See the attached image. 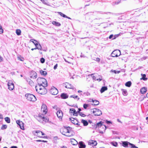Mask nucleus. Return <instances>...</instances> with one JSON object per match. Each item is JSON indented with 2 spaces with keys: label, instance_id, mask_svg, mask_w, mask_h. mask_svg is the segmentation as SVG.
<instances>
[{
  "label": "nucleus",
  "instance_id": "1",
  "mask_svg": "<svg viewBox=\"0 0 148 148\" xmlns=\"http://www.w3.org/2000/svg\"><path fill=\"white\" fill-rule=\"evenodd\" d=\"M71 128L69 126H64L60 130L61 133L63 135L67 136L70 137L73 135L70 134L71 132Z\"/></svg>",
  "mask_w": 148,
  "mask_h": 148
},
{
  "label": "nucleus",
  "instance_id": "2",
  "mask_svg": "<svg viewBox=\"0 0 148 148\" xmlns=\"http://www.w3.org/2000/svg\"><path fill=\"white\" fill-rule=\"evenodd\" d=\"M38 85L47 86V82L46 79L43 77H39L37 79Z\"/></svg>",
  "mask_w": 148,
  "mask_h": 148
},
{
  "label": "nucleus",
  "instance_id": "3",
  "mask_svg": "<svg viewBox=\"0 0 148 148\" xmlns=\"http://www.w3.org/2000/svg\"><path fill=\"white\" fill-rule=\"evenodd\" d=\"M25 96L26 99L29 101H35L37 100L36 97L31 94L27 93L25 94Z\"/></svg>",
  "mask_w": 148,
  "mask_h": 148
},
{
  "label": "nucleus",
  "instance_id": "4",
  "mask_svg": "<svg viewBox=\"0 0 148 148\" xmlns=\"http://www.w3.org/2000/svg\"><path fill=\"white\" fill-rule=\"evenodd\" d=\"M122 145L124 147H130L131 148H138L134 144L127 141H123Z\"/></svg>",
  "mask_w": 148,
  "mask_h": 148
},
{
  "label": "nucleus",
  "instance_id": "5",
  "mask_svg": "<svg viewBox=\"0 0 148 148\" xmlns=\"http://www.w3.org/2000/svg\"><path fill=\"white\" fill-rule=\"evenodd\" d=\"M92 110H93L92 113L95 116H99L102 114L101 111L98 109L95 108L92 109Z\"/></svg>",
  "mask_w": 148,
  "mask_h": 148
},
{
  "label": "nucleus",
  "instance_id": "6",
  "mask_svg": "<svg viewBox=\"0 0 148 148\" xmlns=\"http://www.w3.org/2000/svg\"><path fill=\"white\" fill-rule=\"evenodd\" d=\"M92 125L93 127L92 128L93 129H95L97 128L101 129V127H104V125L103 124L102 121H100L99 122L97 123L96 124H95L92 123Z\"/></svg>",
  "mask_w": 148,
  "mask_h": 148
},
{
  "label": "nucleus",
  "instance_id": "7",
  "mask_svg": "<svg viewBox=\"0 0 148 148\" xmlns=\"http://www.w3.org/2000/svg\"><path fill=\"white\" fill-rule=\"evenodd\" d=\"M121 51L120 50L116 49L113 51L111 54V56L112 57H117L121 55Z\"/></svg>",
  "mask_w": 148,
  "mask_h": 148
},
{
  "label": "nucleus",
  "instance_id": "8",
  "mask_svg": "<svg viewBox=\"0 0 148 148\" xmlns=\"http://www.w3.org/2000/svg\"><path fill=\"white\" fill-rule=\"evenodd\" d=\"M50 92L52 95H55L58 93V90L56 88L53 86L50 90Z\"/></svg>",
  "mask_w": 148,
  "mask_h": 148
},
{
  "label": "nucleus",
  "instance_id": "9",
  "mask_svg": "<svg viewBox=\"0 0 148 148\" xmlns=\"http://www.w3.org/2000/svg\"><path fill=\"white\" fill-rule=\"evenodd\" d=\"M16 122L21 129L22 130L24 129V123L23 122L21 121L20 120H17L16 121Z\"/></svg>",
  "mask_w": 148,
  "mask_h": 148
},
{
  "label": "nucleus",
  "instance_id": "10",
  "mask_svg": "<svg viewBox=\"0 0 148 148\" xmlns=\"http://www.w3.org/2000/svg\"><path fill=\"white\" fill-rule=\"evenodd\" d=\"M46 86H42V88L41 90H39L38 93L41 95H44L47 92V90L45 88Z\"/></svg>",
  "mask_w": 148,
  "mask_h": 148
},
{
  "label": "nucleus",
  "instance_id": "11",
  "mask_svg": "<svg viewBox=\"0 0 148 148\" xmlns=\"http://www.w3.org/2000/svg\"><path fill=\"white\" fill-rule=\"evenodd\" d=\"M8 89L10 90H12L14 88V84L11 81H9L8 83Z\"/></svg>",
  "mask_w": 148,
  "mask_h": 148
},
{
  "label": "nucleus",
  "instance_id": "12",
  "mask_svg": "<svg viewBox=\"0 0 148 148\" xmlns=\"http://www.w3.org/2000/svg\"><path fill=\"white\" fill-rule=\"evenodd\" d=\"M41 110L45 114H46L47 112V106L45 104H43L41 106Z\"/></svg>",
  "mask_w": 148,
  "mask_h": 148
},
{
  "label": "nucleus",
  "instance_id": "13",
  "mask_svg": "<svg viewBox=\"0 0 148 148\" xmlns=\"http://www.w3.org/2000/svg\"><path fill=\"white\" fill-rule=\"evenodd\" d=\"M56 114L58 118L60 119H62L63 116V114L62 111L61 110L58 111Z\"/></svg>",
  "mask_w": 148,
  "mask_h": 148
},
{
  "label": "nucleus",
  "instance_id": "14",
  "mask_svg": "<svg viewBox=\"0 0 148 148\" xmlns=\"http://www.w3.org/2000/svg\"><path fill=\"white\" fill-rule=\"evenodd\" d=\"M30 77L36 79L37 77V74L34 71H32L30 73Z\"/></svg>",
  "mask_w": 148,
  "mask_h": 148
},
{
  "label": "nucleus",
  "instance_id": "15",
  "mask_svg": "<svg viewBox=\"0 0 148 148\" xmlns=\"http://www.w3.org/2000/svg\"><path fill=\"white\" fill-rule=\"evenodd\" d=\"M69 112L70 113H73V115L74 116H77L78 115L77 112H76L75 110L74 109H70Z\"/></svg>",
  "mask_w": 148,
  "mask_h": 148
},
{
  "label": "nucleus",
  "instance_id": "16",
  "mask_svg": "<svg viewBox=\"0 0 148 148\" xmlns=\"http://www.w3.org/2000/svg\"><path fill=\"white\" fill-rule=\"evenodd\" d=\"M60 97L62 99H65L68 98L69 95L67 93H63L61 94Z\"/></svg>",
  "mask_w": 148,
  "mask_h": 148
},
{
  "label": "nucleus",
  "instance_id": "17",
  "mask_svg": "<svg viewBox=\"0 0 148 148\" xmlns=\"http://www.w3.org/2000/svg\"><path fill=\"white\" fill-rule=\"evenodd\" d=\"M40 118H41L43 121H45L46 123L49 122V123H51V121H49V119L47 117H45L41 116H39Z\"/></svg>",
  "mask_w": 148,
  "mask_h": 148
},
{
  "label": "nucleus",
  "instance_id": "18",
  "mask_svg": "<svg viewBox=\"0 0 148 148\" xmlns=\"http://www.w3.org/2000/svg\"><path fill=\"white\" fill-rule=\"evenodd\" d=\"M78 145L79 148H85L86 146L84 143L82 141L79 142Z\"/></svg>",
  "mask_w": 148,
  "mask_h": 148
},
{
  "label": "nucleus",
  "instance_id": "19",
  "mask_svg": "<svg viewBox=\"0 0 148 148\" xmlns=\"http://www.w3.org/2000/svg\"><path fill=\"white\" fill-rule=\"evenodd\" d=\"M65 87L68 88H73V86L71 84L69 83H66L65 84Z\"/></svg>",
  "mask_w": 148,
  "mask_h": 148
},
{
  "label": "nucleus",
  "instance_id": "20",
  "mask_svg": "<svg viewBox=\"0 0 148 148\" xmlns=\"http://www.w3.org/2000/svg\"><path fill=\"white\" fill-rule=\"evenodd\" d=\"M43 85L40 86L39 85H38L37 86H36L35 89L36 91L38 92L39 90H41L42 88V86H43Z\"/></svg>",
  "mask_w": 148,
  "mask_h": 148
},
{
  "label": "nucleus",
  "instance_id": "21",
  "mask_svg": "<svg viewBox=\"0 0 148 148\" xmlns=\"http://www.w3.org/2000/svg\"><path fill=\"white\" fill-rule=\"evenodd\" d=\"M147 91V88L145 87L142 88L140 90V92L141 94H144Z\"/></svg>",
  "mask_w": 148,
  "mask_h": 148
},
{
  "label": "nucleus",
  "instance_id": "22",
  "mask_svg": "<svg viewBox=\"0 0 148 148\" xmlns=\"http://www.w3.org/2000/svg\"><path fill=\"white\" fill-rule=\"evenodd\" d=\"M97 144V143L95 141L90 140L88 142L89 145H92L94 146L96 145Z\"/></svg>",
  "mask_w": 148,
  "mask_h": 148
},
{
  "label": "nucleus",
  "instance_id": "23",
  "mask_svg": "<svg viewBox=\"0 0 148 148\" xmlns=\"http://www.w3.org/2000/svg\"><path fill=\"white\" fill-rule=\"evenodd\" d=\"M52 23L54 25L57 27L60 26L61 25L60 23L58 22L53 21Z\"/></svg>",
  "mask_w": 148,
  "mask_h": 148
},
{
  "label": "nucleus",
  "instance_id": "24",
  "mask_svg": "<svg viewBox=\"0 0 148 148\" xmlns=\"http://www.w3.org/2000/svg\"><path fill=\"white\" fill-rule=\"evenodd\" d=\"M71 143L73 145H76L77 144V142L74 139H72L71 140Z\"/></svg>",
  "mask_w": 148,
  "mask_h": 148
},
{
  "label": "nucleus",
  "instance_id": "25",
  "mask_svg": "<svg viewBox=\"0 0 148 148\" xmlns=\"http://www.w3.org/2000/svg\"><path fill=\"white\" fill-rule=\"evenodd\" d=\"M107 89L108 88L107 86H103L101 88L100 91L101 93H102Z\"/></svg>",
  "mask_w": 148,
  "mask_h": 148
},
{
  "label": "nucleus",
  "instance_id": "26",
  "mask_svg": "<svg viewBox=\"0 0 148 148\" xmlns=\"http://www.w3.org/2000/svg\"><path fill=\"white\" fill-rule=\"evenodd\" d=\"M81 123L83 124L84 125V126H86L88 125V123L86 120L84 119H82L81 120Z\"/></svg>",
  "mask_w": 148,
  "mask_h": 148
},
{
  "label": "nucleus",
  "instance_id": "27",
  "mask_svg": "<svg viewBox=\"0 0 148 148\" xmlns=\"http://www.w3.org/2000/svg\"><path fill=\"white\" fill-rule=\"evenodd\" d=\"M69 119L71 121V122L74 124L77 121V120L76 119H75L73 118H69Z\"/></svg>",
  "mask_w": 148,
  "mask_h": 148
},
{
  "label": "nucleus",
  "instance_id": "28",
  "mask_svg": "<svg viewBox=\"0 0 148 148\" xmlns=\"http://www.w3.org/2000/svg\"><path fill=\"white\" fill-rule=\"evenodd\" d=\"M70 98H73L74 99H77V101L79 99V98L77 96L75 95H71L70 96Z\"/></svg>",
  "mask_w": 148,
  "mask_h": 148
},
{
  "label": "nucleus",
  "instance_id": "29",
  "mask_svg": "<svg viewBox=\"0 0 148 148\" xmlns=\"http://www.w3.org/2000/svg\"><path fill=\"white\" fill-rule=\"evenodd\" d=\"M27 81L31 86H32L34 85V83L31 79H27Z\"/></svg>",
  "mask_w": 148,
  "mask_h": 148
},
{
  "label": "nucleus",
  "instance_id": "30",
  "mask_svg": "<svg viewBox=\"0 0 148 148\" xmlns=\"http://www.w3.org/2000/svg\"><path fill=\"white\" fill-rule=\"evenodd\" d=\"M121 90L122 91V94L123 95L127 96V92L126 90L122 89Z\"/></svg>",
  "mask_w": 148,
  "mask_h": 148
},
{
  "label": "nucleus",
  "instance_id": "31",
  "mask_svg": "<svg viewBox=\"0 0 148 148\" xmlns=\"http://www.w3.org/2000/svg\"><path fill=\"white\" fill-rule=\"evenodd\" d=\"M40 73L42 75H43L44 76H46L47 75V72L45 71L40 70Z\"/></svg>",
  "mask_w": 148,
  "mask_h": 148
},
{
  "label": "nucleus",
  "instance_id": "32",
  "mask_svg": "<svg viewBox=\"0 0 148 148\" xmlns=\"http://www.w3.org/2000/svg\"><path fill=\"white\" fill-rule=\"evenodd\" d=\"M16 33L18 36H19L21 34V31L20 29H17L16 30Z\"/></svg>",
  "mask_w": 148,
  "mask_h": 148
},
{
  "label": "nucleus",
  "instance_id": "33",
  "mask_svg": "<svg viewBox=\"0 0 148 148\" xmlns=\"http://www.w3.org/2000/svg\"><path fill=\"white\" fill-rule=\"evenodd\" d=\"M132 84L131 82L130 81H128L125 84V86L128 87H130Z\"/></svg>",
  "mask_w": 148,
  "mask_h": 148
},
{
  "label": "nucleus",
  "instance_id": "34",
  "mask_svg": "<svg viewBox=\"0 0 148 148\" xmlns=\"http://www.w3.org/2000/svg\"><path fill=\"white\" fill-rule=\"evenodd\" d=\"M5 121L8 123H10V118L8 117H6L4 119Z\"/></svg>",
  "mask_w": 148,
  "mask_h": 148
},
{
  "label": "nucleus",
  "instance_id": "35",
  "mask_svg": "<svg viewBox=\"0 0 148 148\" xmlns=\"http://www.w3.org/2000/svg\"><path fill=\"white\" fill-rule=\"evenodd\" d=\"M111 144H112V145L114 147H117L118 146V143L116 142H112L111 143Z\"/></svg>",
  "mask_w": 148,
  "mask_h": 148
},
{
  "label": "nucleus",
  "instance_id": "36",
  "mask_svg": "<svg viewBox=\"0 0 148 148\" xmlns=\"http://www.w3.org/2000/svg\"><path fill=\"white\" fill-rule=\"evenodd\" d=\"M121 2V0H118V1H116L115 2H113L112 4L113 5H116L118 4Z\"/></svg>",
  "mask_w": 148,
  "mask_h": 148
},
{
  "label": "nucleus",
  "instance_id": "37",
  "mask_svg": "<svg viewBox=\"0 0 148 148\" xmlns=\"http://www.w3.org/2000/svg\"><path fill=\"white\" fill-rule=\"evenodd\" d=\"M142 77L141 79L143 80H144L145 81L146 80L147 78H146L145 77L146 76V75L145 74H141Z\"/></svg>",
  "mask_w": 148,
  "mask_h": 148
},
{
  "label": "nucleus",
  "instance_id": "38",
  "mask_svg": "<svg viewBox=\"0 0 148 148\" xmlns=\"http://www.w3.org/2000/svg\"><path fill=\"white\" fill-rule=\"evenodd\" d=\"M58 13L61 16L63 17L66 18V15H65V14H64L61 12H58Z\"/></svg>",
  "mask_w": 148,
  "mask_h": 148
},
{
  "label": "nucleus",
  "instance_id": "39",
  "mask_svg": "<svg viewBox=\"0 0 148 148\" xmlns=\"http://www.w3.org/2000/svg\"><path fill=\"white\" fill-rule=\"evenodd\" d=\"M7 126L6 125H3L2 126L1 129L2 130H4L5 129H6L7 128Z\"/></svg>",
  "mask_w": 148,
  "mask_h": 148
},
{
  "label": "nucleus",
  "instance_id": "40",
  "mask_svg": "<svg viewBox=\"0 0 148 148\" xmlns=\"http://www.w3.org/2000/svg\"><path fill=\"white\" fill-rule=\"evenodd\" d=\"M99 102L97 100H95L94 103H93V105H98L99 104Z\"/></svg>",
  "mask_w": 148,
  "mask_h": 148
},
{
  "label": "nucleus",
  "instance_id": "41",
  "mask_svg": "<svg viewBox=\"0 0 148 148\" xmlns=\"http://www.w3.org/2000/svg\"><path fill=\"white\" fill-rule=\"evenodd\" d=\"M30 41L32 42L34 45L38 42L36 40L33 39H30Z\"/></svg>",
  "mask_w": 148,
  "mask_h": 148
},
{
  "label": "nucleus",
  "instance_id": "42",
  "mask_svg": "<svg viewBox=\"0 0 148 148\" xmlns=\"http://www.w3.org/2000/svg\"><path fill=\"white\" fill-rule=\"evenodd\" d=\"M89 106V105L87 104H84L83 105V107L85 109H87V108Z\"/></svg>",
  "mask_w": 148,
  "mask_h": 148
},
{
  "label": "nucleus",
  "instance_id": "43",
  "mask_svg": "<svg viewBox=\"0 0 148 148\" xmlns=\"http://www.w3.org/2000/svg\"><path fill=\"white\" fill-rule=\"evenodd\" d=\"M78 114L79 115L82 117H85L86 116V115L84 114L82 112H79V113H78Z\"/></svg>",
  "mask_w": 148,
  "mask_h": 148
},
{
  "label": "nucleus",
  "instance_id": "44",
  "mask_svg": "<svg viewBox=\"0 0 148 148\" xmlns=\"http://www.w3.org/2000/svg\"><path fill=\"white\" fill-rule=\"evenodd\" d=\"M37 48V49L39 50H42V47L40 44H39L38 45Z\"/></svg>",
  "mask_w": 148,
  "mask_h": 148
},
{
  "label": "nucleus",
  "instance_id": "45",
  "mask_svg": "<svg viewBox=\"0 0 148 148\" xmlns=\"http://www.w3.org/2000/svg\"><path fill=\"white\" fill-rule=\"evenodd\" d=\"M40 61L42 63H43L45 62V59L43 58H40Z\"/></svg>",
  "mask_w": 148,
  "mask_h": 148
},
{
  "label": "nucleus",
  "instance_id": "46",
  "mask_svg": "<svg viewBox=\"0 0 148 148\" xmlns=\"http://www.w3.org/2000/svg\"><path fill=\"white\" fill-rule=\"evenodd\" d=\"M41 131L39 130H37L35 131V135H38V134H40V133H41Z\"/></svg>",
  "mask_w": 148,
  "mask_h": 148
},
{
  "label": "nucleus",
  "instance_id": "47",
  "mask_svg": "<svg viewBox=\"0 0 148 148\" xmlns=\"http://www.w3.org/2000/svg\"><path fill=\"white\" fill-rule=\"evenodd\" d=\"M111 71L113 72L115 74H117V73L118 74V73H119L120 72V71H116V70L112 71V70Z\"/></svg>",
  "mask_w": 148,
  "mask_h": 148
},
{
  "label": "nucleus",
  "instance_id": "48",
  "mask_svg": "<svg viewBox=\"0 0 148 148\" xmlns=\"http://www.w3.org/2000/svg\"><path fill=\"white\" fill-rule=\"evenodd\" d=\"M84 95H86V96H88L90 95V93L88 92H83Z\"/></svg>",
  "mask_w": 148,
  "mask_h": 148
},
{
  "label": "nucleus",
  "instance_id": "49",
  "mask_svg": "<svg viewBox=\"0 0 148 148\" xmlns=\"http://www.w3.org/2000/svg\"><path fill=\"white\" fill-rule=\"evenodd\" d=\"M43 3L45 4H47V1L46 0H40Z\"/></svg>",
  "mask_w": 148,
  "mask_h": 148
},
{
  "label": "nucleus",
  "instance_id": "50",
  "mask_svg": "<svg viewBox=\"0 0 148 148\" xmlns=\"http://www.w3.org/2000/svg\"><path fill=\"white\" fill-rule=\"evenodd\" d=\"M36 141L38 142H44V143H46L47 142V141L46 140H36Z\"/></svg>",
  "mask_w": 148,
  "mask_h": 148
},
{
  "label": "nucleus",
  "instance_id": "51",
  "mask_svg": "<svg viewBox=\"0 0 148 148\" xmlns=\"http://www.w3.org/2000/svg\"><path fill=\"white\" fill-rule=\"evenodd\" d=\"M106 129V127L104 125V127H101V128L100 129V130H102L103 131H105Z\"/></svg>",
  "mask_w": 148,
  "mask_h": 148
},
{
  "label": "nucleus",
  "instance_id": "52",
  "mask_svg": "<svg viewBox=\"0 0 148 148\" xmlns=\"http://www.w3.org/2000/svg\"><path fill=\"white\" fill-rule=\"evenodd\" d=\"M18 60H20L21 61H23L24 60L23 58H21L19 57H18Z\"/></svg>",
  "mask_w": 148,
  "mask_h": 148
},
{
  "label": "nucleus",
  "instance_id": "53",
  "mask_svg": "<svg viewBox=\"0 0 148 148\" xmlns=\"http://www.w3.org/2000/svg\"><path fill=\"white\" fill-rule=\"evenodd\" d=\"M3 30L2 28V27H1V28H0V34H1L3 33Z\"/></svg>",
  "mask_w": 148,
  "mask_h": 148
},
{
  "label": "nucleus",
  "instance_id": "54",
  "mask_svg": "<svg viewBox=\"0 0 148 148\" xmlns=\"http://www.w3.org/2000/svg\"><path fill=\"white\" fill-rule=\"evenodd\" d=\"M58 66V64H56L54 66L53 69H56Z\"/></svg>",
  "mask_w": 148,
  "mask_h": 148
},
{
  "label": "nucleus",
  "instance_id": "55",
  "mask_svg": "<svg viewBox=\"0 0 148 148\" xmlns=\"http://www.w3.org/2000/svg\"><path fill=\"white\" fill-rule=\"evenodd\" d=\"M79 95L81 97H83L84 96L83 93H82L79 94Z\"/></svg>",
  "mask_w": 148,
  "mask_h": 148
},
{
  "label": "nucleus",
  "instance_id": "56",
  "mask_svg": "<svg viewBox=\"0 0 148 148\" xmlns=\"http://www.w3.org/2000/svg\"><path fill=\"white\" fill-rule=\"evenodd\" d=\"M39 43L38 42H36L34 45H35V46L36 47H37Z\"/></svg>",
  "mask_w": 148,
  "mask_h": 148
},
{
  "label": "nucleus",
  "instance_id": "57",
  "mask_svg": "<svg viewBox=\"0 0 148 148\" xmlns=\"http://www.w3.org/2000/svg\"><path fill=\"white\" fill-rule=\"evenodd\" d=\"M106 122L108 124L112 123L111 121H107V120H106Z\"/></svg>",
  "mask_w": 148,
  "mask_h": 148
},
{
  "label": "nucleus",
  "instance_id": "58",
  "mask_svg": "<svg viewBox=\"0 0 148 148\" xmlns=\"http://www.w3.org/2000/svg\"><path fill=\"white\" fill-rule=\"evenodd\" d=\"M100 60V59L99 58H97L96 59V61L98 62H99Z\"/></svg>",
  "mask_w": 148,
  "mask_h": 148
},
{
  "label": "nucleus",
  "instance_id": "59",
  "mask_svg": "<svg viewBox=\"0 0 148 148\" xmlns=\"http://www.w3.org/2000/svg\"><path fill=\"white\" fill-rule=\"evenodd\" d=\"M78 111L77 112V114L79 113V112H80V111H81V109L80 108H78Z\"/></svg>",
  "mask_w": 148,
  "mask_h": 148
},
{
  "label": "nucleus",
  "instance_id": "60",
  "mask_svg": "<svg viewBox=\"0 0 148 148\" xmlns=\"http://www.w3.org/2000/svg\"><path fill=\"white\" fill-rule=\"evenodd\" d=\"M3 119V117L2 115L0 114V119Z\"/></svg>",
  "mask_w": 148,
  "mask_h": 148
},
{
  "label": "nucleus",
  "instance_id": "61",
  "mask_svg": "<svg viewBox=\"0 0 148 148\" xmlns=\"http://www.w3.org/2000/svg\"><path fill=\"white\" fill-rule=\"evenodd\" d=\"M3 58L0 56V62H1L3 61Z\"/></svg>",
  "mask_w": 148,
  "mask_h": 148
},
{
  "label": "nucleus",
  "instance_id": "62",
  "mask_svg": "<svg viewBox=\"0 0 148 148\" xmlns=\"http://www.w3.org/2000/svg\"><path fill=\"white\" fill-rule=\"evenodd\" d=\"M64 60L66 62H67L69 63V64H71V63L70 62H69V61H67L65 58H64Z\"/></svg>",
  "mask_w": 148,
  "mask_h": 148
},
{
  "label": "nucleus",
  "instance_id": "63",
  "mask_svg": "<svg viewBox=\"0 0 148 148\" xmlns=\"http://www.w3.org/2000/svg\"><path fill=\"white\" fill-rule=\"evenodd\" d=\"M113 37V35L112 34L110 35L109 36V38L110 39H111Z\"/></svg>",
  "mask_w": 148,
  "mask_h": 148
},
{
  "label": "nucleus",
  "instance_id": "64",
  "mask_svg": "<svg viewBox=\"0 0 148 148\" xmlns=\"http://www.w3.org/2000/svg\"><path fill=\"white\" fill-rule=\"evenodd\" d=\"M10 148H18L16 146H12Z\"/></svg>",
  "mask_w": 148,
  "mask_h": 148
}]
</instances>
